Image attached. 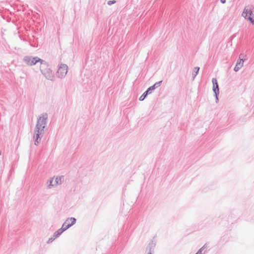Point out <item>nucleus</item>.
<instances>
[{
	"label": "nucleus",
	"instance_id": "f257e3e1",
	"mask_svg": "<svg viewBox=\"0 0 254 254\" xmlns=\"http://www.w3.org/2000/svg\"><path fill=\"white\" fill-rule=\"evenodd\" d=\"M48 114H43L37 120V124L34 129V144L38 145L41 141V138L44 134V129L47 125Z\"/></svg>",
	"mask_w": 254,
	"mask_h": 254
},
{
	"label": "nucleus",
	"instance_id": "f03ea898",
	"mask_svg": "<svg viewBox=\"0 0 254 254\" xmlns=\"http://www.w3.org/2000/svg\"><path fill=\"white\" fill-rule=\"evenodd\" d=\"M40 70L43 76L48 80L53 81L54 73L49 67V64L45 61L42 60L40 63Z\"/></svg>",
	"mask_w": 254,
	"mask_h": 254
},
{
	"label": "nucleus",
	"instance_id": "7ed1b4c3",
	"mask_svg": "<svg viewBox=\"0 0 254 254\" xmlns=\"http://www.w3.org/2000/svg\"><path fill=\"white\" fill-rule=\"evenodd\" d=\"M242 16L253 25L254 24V6H246L244 9Z\"/></svg>",
	"mask_w": 254,
	"mask_h": 254
},
{
	"label": "nucleus",
	"instance_id": "20e7f679",
	"mask_svg": "<svg viewBox=\"0 0 254 254\" xmlns=\"http://www.w3.org/2000/svg\"><path fill=\"white\" fill-rule=\"evenodd\" d=\"M163 81L160 80L159 81L155 82L153 85L149 87L140 96L139 100L140 101H143L147 96L151 94L156 88L159 87Z\"/></svg>",
	"mask_w": 254,
	"mask_h": 254
},
{
	"label": "nucleus",
	"instance_id": "39448f33",
	"mask_svg": "<svg viewBox=\"0 0 254 254\" xmlns=\"http://www.w3.org/2000/svg\"><path fill=\"white\" fill-rule=\"evenodd\" d=\"M42 59L38 57H33L30 56H24L23 61L27 65L29 66H32L35 65L38 63H41Z\"/></svg>",
	"mask_w": 254,
	"mask_h": 254
},
{
	"label": "nucleus",
	"instance_id": "423d86ee",
	"mask_svg": "<svg viewBox=\"0 0 254 254\" xmlns=\"http://www.w3.org/2000/svg\"><path fill=\"white\" fill-rule=\"evenodd\" d=\"M68 66L65 64H61L57 71V76L60 78L64 77L67 72Z\"/></svg>",
	"mask_w": 254,
	"mask_h": 254
},
{
	"label": "nucleus",
	"instance_id": "0eeeda50",
	"mask_svg": "<svg viewBox=\"0 0 254 254\" xmlns=\"http://www.w3.org/2000/svg\"><path fill=\"white\" fill-rule=\"evenodd\" d=\"M76 219L74 217H70L67 218L62 225V227L66 231L70 227L75 224Z\"/></svg>",
	"mask_w": 254,
	"mask_h": 254
},
{
	"label": "nucleus",
	"instance_id": "6e6552de",
	"mask_svg": "<svg viewBox=\"0 0 254 254\" xmlns=\"http://www.w3.org/2000/svg\"><path fill=\"white\" fill-rule=\"evenodd\" d=\"M156 246V243L153 240H151L146 248V251H148L147 254H153Z\"/></svg>",
	"mask_w": 254,
	"mask_h": 254
},
{
	"label": "nucleus",
	"instance_id": "1a4fd4ad",
	"mask_svg": "<svg viewBox=\"0 0 254 254\" xmlns=\"http://www.w3.org/2000/svg\"><path fill=\"white\" fill-rule=\"evenodd\" d=\"M242 56L243 55L241 54L240 55L239 59L237 61L236 64L234 68V70L235 72L238 71L243 65L244 60L241 58Z\"/></svg>",
	"mask_w": 254,
	"mask_h": 254
},
{
	"label": "nucleus",
	"instance_id": "9d476101",
	"mask_svg": "<svg viewBox=\"0 0 254 254\" xmlns=\"http://www.w3.org/2000/svg\"><path fill=\"white\" fill-rule=\"evenodd\" d=\"M212 83L213 84L212 90L214 92V94L216 93V95L217 94H219V85L216 78H213L212 79Z\"/></svg>",
	"mask_w": 254,
	"mask_h": 254
},
{
	"label": "nucleus",
	"instance_id": "9b49d317",
	"mask_svg": "<svg viewBox=\"0 0 254 254\" xmlns=\"http://www.w3.org/2000/svg\"><path fill=\"white\" fill-rule=\"evenodd\" d=\"M64 176L57 177L54 181V185H55V186H56L58 185H61L64 182Z\"/></svg>",
	"mask_w": 254,
	"mask_h": 254
},
{
	"label": "nucleus",
	"instance_id": "f8f14e48",
	"mask_svg": "<svg viewBox=\"0 0 254 254\" xmlns=\"http://www.w3.org/2000/svg\"><path fill=\"white\" fill-rule=\"evenodd\" d=\"M64 231L65 230H64V228L62 227L60 229H58L54 233L53 236L55 238H57L59 237Z\"/></svg>",
	"mask_w": 254,
	"mask_h": 254
},
{
	"label": "nucleus",
	"instance_id": "ddd939ff",
	"mask_svg": "<svg viewBox=\"0 0 254 254\" xmlns=\"http://www.w3.org/2000/svg\"><path fill=\"white\" fill-rule=\"evenodd\" d=\"M200 68L198 66H195L194 67L192 75V78L194 79L196 76L198 74Z\"/></svg>",
	"mask_w": 254,
	"mask_h": 254
},
{
	"label": "nucleus",
	"instance_id": "4468645a",
	"mask_svg": "<svg viewBox=\"0 0 254 254\" xmlns=\"http://www.w3.org/2000/svg\"><path fill=\"white\" fill-rule=\"evenodd\" d=\"M53 182H54V178H52L49 181H48V188L49 189H51L52 187L55 186V185H54V184H53Z\"/></svg>",
	"mask_w": 254,
	"mask_h": 254
},
{
	"label": "nucleus",
	"instance_id": "2eb2a0df",
	"mask_svg": "<svg viewBox=\"0 0 254 254\" xmlns=\"http://www.w3.org/2000/svg\"><path fill=\"white\" fill-rule=\"evenodd\" d=\"M116 2V0H109V1H108V2H107V4H108L109 5H112V4H115Z\"/></svg>",
	"mask_w": 254,
	"mask_h": 254
},
{
	"label": "nucleus",
	"instance_id": "dca6fc26",
	"mask_svg": "<svg viewBox=\"0 0 254 254\" xmlns=\"http://www.w3.org/2000/svg\"><path fill=\"white\" fill-rule=\"evenodd\" d=\"M55 239H56V238H55L54 236H53V237L49 239V240L47 241V243L48 244L51 243Z\"/></svg>",
	"mask_w": 254,
	"mask_h": 254
},
{
	"label": "nucleus",
	"instance_id": "f3484780",
	"mask_svg": "<svg viewBox=\"0 0 254 254\" xmlns=\"http://www.w3.org/2000/svg\"><path fill=\"white\" fill-rule=\"evenodd\" d=\"M219 94H217V95L216 94V93L214 94V96L215 97V101L216 103H217L218 102V100H219V99H218V95H219Z\"/></svg>",
	"mask_w": 254,
	"mask_h": 254
},
{
	"label": "nucleus",
	"instance_id": "a211bd4d",
	"mask_svg": "<svg viewBox=\"0 0 254 254\" xmlns=\"http://www.w3.org/2000/svg\"><path fill=\"white\" fill-rule=\"evenodd\" d=\"M207 244H204V245H203V246L201 248H200L199 249H201V252H203V251L205 249L207 248Z\"/></svg>",
	"mask_w": 254,
	"mask_h": 254
},
{
	"label": "nucleus",
	"instance_id": "6ab92c4d",
	"mask_svg": "<svg viewBox=\"0 0 254 254\" xmlns=\"http://www.w3.org/2000/svg\"><path fill=\"white\" fill-rule=\"evenodd\" d=\"M205 254V252H204V253H203L202 252H201V249H199L197 252L195 254Z\"/></svg>",
	"mask_w": 254,
	"mask_h": 254
},
{
	"label": "nucleus",
	"instance_id": "aec40b11",
	"mask_svg": "<svg viewBox=\"0 0 254 254\" xmlns=\"http://www.w3.org/2000/svg\"><path fill=\"white\" fill-rule=\"evenodd\" d=\"M127 109V108H126L125 107H123L122 108V110L123 111V113H124V114H126V110Z\"/></svg>",
	"mask_w": 254,
	"mask_h": 254
},
{
	"label": "nucleus",
	"instance_id": "412c9836",
	"mask_svg": "<svg viewBox=\"0 0 254 254\" xmlns=\"http://www.w3.org/2000/svg\"><path fill=\"white\" fill-rule=\"evenodd\" d=\"M125 190H126V188H124L123 190V194H122L123 198H124V197H126V195L125 194Z\"/></svg>",
	"mask_w": 254,
	"mask_h": 254
},
{
	"label": "nucleus",
	"instance_id": "4be33fe9",
	"mask_svg": "<svg viewBox=\"0 0 254 254\" xmlns=\"http://www.w3.org/2000/svg\"><path fill=\"white\" fill-rule=\"evenodd\" d=\"M220 2L222 3V4H224L226 3V0H220Z\"/></svg>",
	"mask_w": 254,
	"mask_h": 254
},
{
	"label": "nucleus",
	"instance_id": "5701e85b",
	"mask_svg": "<svg viewBox=\"0 0 254 254\" xmlns=\"http://www.w3.org/2000/svg\"><path fill=\"white\" fill-rule=\"evenodd\" d=\"M1 155V151H0V155Z\"/></svg>",
	"mask_w": 254,
	"mask_h": 254
},
{
	"label": "nucleus",
	"instance_id": "b1692460",
	"mask_svg": "<svg viewBox=\"0 0 254 254\" xmlns=\"http://www.w3.org/2000/svg\"><path fill=\"white\" fill-rule=\"evenodd\" d=\"M149 254H151L150 253H149Z\"/></svg>",
	"mask_w": 254,
	"mask_h": 254
}]
</instances>
